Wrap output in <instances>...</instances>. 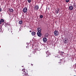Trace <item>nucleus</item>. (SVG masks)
Here are the masks:
<instances>
[{"instance_id": "nucleus-1", "label": "nucleus", "mask_w": 76, "mask_h": 76, "mask_svg": "<svg viewBox=\"0 0 76 76\" xmlns=\"http://www.w3.org/2000/svg\"><path fill=\"white\" fill-rule=\"evenodd\" d=\"M64 44H67L69 42V39L68 38H65L64 39Z\"/></svg>"}, {"instance_id": "nucleus-2", "label": "nucleus", "mask_w": 76, "mask_h": 76, "mask_svg": "<svg viewBox=\"0 0 76 76\" xmlns=\"http://www.w3.org/2000/svg\"><path fill=\"white\" fill-rule=\"evenodd\" d=\"M59 34V33L58 32V31L57 30L55 31H54V34L55 36H58Z\"/></svg>"}, {"instance_id": "nucleus-3", "label": "nucleus", "mask_w": 76, "mask_h": 76, "mask_svg": "<svg viewBox=\"0 0 76 76\" xmlns=\"http://www.w3.org/2000/svg\"><path fill=\"white\" fill-rule=\"evenodd\" d=\"M23 71L24 74L25 76H28V73L27 72H25V69H23L22 70Z\"/></svg>"}, {"instance_id": "nucleus-4", "label": "nucleus", "mask_w": 76, "mask_h": 76, "mask_svg": "<svg viewBox=\"0 0 76 76\" xmlns=\"http://www.w3.org/2000/svg\"><path fill=\"white\" fill-rule=\"evenodd\" d=\"M27 11H28V8L26 7H25L23 10V12L25 13H26Z\"/></svg>"}, {"instance_id": "nucleus-5", "label": "nucleus", "mask_w": 76, "mask_h": 76, "mask_svg": "<svg viewBox=\"0 0 76 76\" xmlns=\"http://www.w3.org/2000/svg\"><path fill=\"white\" fill-rule=\"evenodd\" d=\"M34 9L38 10L39 9V6L38 5H36L34 6Z\"/></svg>"}, {"instance_id": "nucleus-6", "label": "nucleus", "mask_w": 76, "mask_h": 76, "mask_svg": "<svg viewBox=\"0 0 76 76\" xmlns=\"http://www.w3.org/2000/svg\"><path fill=\"white\" fill-rule=\"evenodd\" d=\"M37 34L38 37H41L42 35V33H41V32H37Z\"/></svg>"}, {"instance_id": "nucleus-7", "label": "nucleus", "mask_w": 76, "mask_h": 76, "mask_svg": "<svg viewBox=\"0 0 76 76\" xmlns=\"http://www.w3.org/2000/svg\"><path fill=\"white\" fill-rule=\"evenodd\" d=\"M43 40L44 42H46L47 41V39L46 37H44L43 38Z\"/></svg>"}, {"instance_id": "nucleus-8", "label": "nucleus", "mask_w": 76, "mask_h": 76, "mask_svg": "<svg viewBox=\"0 0 76 76\" xmlns=\"http://www.w3.org/2000/svg\"><path fill=\"white\" fill-rule=\"evenodd\" d=\"M4 20L3 19H1L0 20V25L1 24V23H3V22H4Z\"/></svg>"}, {"instance_id": "nucleus-9", "label": "nucleus", "mask_w": 76, "mask_h": 76, "mask_svg": "<svg viewBox=\"0 0 76 76\" xmlns=\"http://www.w3.org/2000/svg\"><path fill=\"white\" fill-rule=\"evenodd\" d=\"M46 53L47 55V56H46V57H48V56L50 55V53L48 52V50L47 51V52H46Z\"/></svg>"}, {"instance_id": "nucleus-10", "label": "nucleus", "mask_w": 76, "mask_h": 76, "mask_svg": "<svg viewBox=\"0 0 76 76\" xmlns=\"http://www.w3.org/2000/svg\"><path fill=\"white\" fill-rule=\"evenodd\" d=\"M72 6H70L69 7V10H72L73 9V5H72Z\"/></svg>"}, {"instance_id": "nucleus-11", "label": "nucleus", "mask_w": 76, "mask_h": 76, "mask_svg": "<svg viewBox=\"0 0 76 76\" xmlns=\"http://www.w3.org/2000/svg\"><path fill=\"white\" fill-rule=\"evenodd\" d=\"M4 26L5 27H7V28H8V26H10V25L9 24V23H5V24Z\"/></svg>"}, {"instance_id": "nucleus-12", "label": "nucleus", "mask_w": 76, "mask_h": 76, "mask_svg": "<svg viewBox=\"0 0 76 76\" xmlns=\"http://www.w3.org/2000/svg\"><path fill=\"white\" fill-rule=\"evenodd\" d=\"M71 3L73 4L74 7H76V3L72 2Z\"/></svg>"}, {"instance_id": "nucleus-13", "label": "nucleus", "mask_w": 76, "mask_h": 76, "mask_svg": "<svg viewBox=\"0 0 76 76\" xmlns=\"http://www.w3.org/2000/svg\"><path fill=\"white\" fill-rule=\"evenodd\" d=\"M31 34L32 35H33V36H34V35H35V34H36V32L35 31H33L31 33Z\"/></svg>"}, {"instance_id": "nucleus-14", "label": "nucleus", "mask_w": 76, "mask_h": 76, "mask_svg": "<svg viewBox=\"0 0 76 76\" xmlns=\"http://www.w3.org/2000/svg\"><path fill=\"white\" fill-rule=\"evenodd\" d=\"M9 11L10 12H14L12 8H10Z\"/></svg>"}, {"instance_id": "nucleus-15", "label": "nucleus", "mask_w": 76, "mask_h": 76, "mask_svg": "<svg viewBox=\"0 0 76 76\" xmlns=\"http://www.w3.org/2000/svg\"><path fill=\"white\" fill-rule=\"evenodd\" d=\"M37 31H38L37 32H41V29L40 28H38Z\"/></svg>"}, {"instance_id": "nucleus-16", "label": "nucleus", "mask_w": 76, "mask_h": 76, "mask_svg": "<svg viewBox=\"0 0 76 76\" xmlns=\"http://www.w3.org/2000/svg\"><path fill=\"white\" fill-rule=\"evenodd\" d=\"M19 23L20 25H22L23 23V21L22 20H20L19 21Z\"/></svg>"}, {"instance_id": "nucleus-17", "label": "nucleus", "mask_w": 76, "mask_h": 76, "mask_svg": "<svg viewBox=\"0 0 76 76\" xmlns=\"http://www.w3.org/2000/svg\"><path fill=\"white\" fill-rule=\"evenodd\" d=\"M0 29H1V32H3V31H4V29H2V26H0Z\"/></svg>"}, {"instance_id": "nucleus-18", "label": "nucleus", "mask_w": 76, "mask_h": 76, "mask_svg": "<svg viewBox=\"0 0 76 76\" xmlns=\"http://www.w3.org/2000/svg\"><path fill=\"white\" fill-rule=\"evenodd\" d=\"M48 33H47L46 35H45V37H48Z\"/></svg>"}, {"instance_id": "nucleus-19", "label": "nucleus", "mask_w": 76, "mask_h": 76, "mask_svg": "<svg viewBox=\"0 0 76 76\" xmlns=\"http://www.w3.org/2000/svg\"><path fill=\"white\" fill-rule=\"evenodd\" d=\"M60 10H59V9H58L57 11H56V14H58V12H59Z\"/></svg>"}, {"instance_id": "nucleus-20", "label": "nucleus", "mask_w": 76, "mask_h": 76, "mask_svg": "<svg viewBox=\"0 0 76 76\" xmlns=\"http://www.w3.org/2000/svg\"><path fill=\"white\" fill-rule=\"evenodd\" d=\"M8 31H10V32H11V33H12V30L10 29V28H9V29H8Z\"/></svg>"}, {"instance_id": "nucleus-21", "label": "nucleus", "mask_w": 76, "mask_h": 76, "mask_svg": "<svg viewBox=\"0 0 76 76\" xmlns=\"http://www.w3.org/2000/svg\"><path fill=\"white\" fill-rule=\"evenodd\" d=\"M40 18H41V19H42V18H43V15H41L40 16Z\"/></svg>"}, {"instance_id": "nucleus-22", "label": "nucleus", "mask_w": 76, "mask_h": 76, "mask_svg": "<svg viewBox=\"0 0 76 76\" xmlns=\"http://www.w3.org/2000/svg\"><path fill=\"white\" fill-rule=\"evenodd\" d=\"M28 3H30L31 2V0H28Z\"/></svg>"}, {"instance_id": "nucleus-23", "label": "nucleus", "mask_w": 76, "mask_h": 76, "mask_svg": "<svg viewBox=\"0 0 76 76\" xmlns=\"http://www.w3.org/2000/svg\"><path fill=\"white\" fill-rule=\"evenodd\" d=\"M61 53L62 54H65V53H64V52H63V51H61Z\"/></svg>"}, {"instance_id": "nucleus-24", "label": "nucleus", "mask_w": 76, "mask_h": 76, "mask_svg": "<svg viewBox=\"0 0 76 76\" xmlns=\"http://www.w3.org/2000/svg\"><path fill=\"white\" fill-rule=\"evenodd\" d=\"M66 3H68V2L69 1V0H66Z\"/></svg>"}, {"instance_id": "nucleus-25", "label": "nucleus", "mask_w": 76, "mask_h": 76, "mask_svg": "<svg viewBox=\"0 0 76 76\" xmlns=\"http://www.w3.org/2000/svg\"><path fill=\"white\" fill-rule=\"evenodd\" d=\"M1 6H0V12H1Z\"/></svg>"}, {"instance_id": "nucleus-26", "label": "nucleus", "mask_w": 76, "mask_h": 76, "mask_svg": "<svg viewBox=\"0 0 76 76\" xmlns=\"http://www.w3.org/2000/svg\"><path fill=\"white\" fill-rule=\"evenodd\" d=\"M29 43H27V44L28 45V47H29Z\"/></svg>"}, {"instance_id": "nucleus-27", "label": "nucleus", "mask_w": 76, "mask_h": 76, "mask_svg": "<svg viewBox=\"0 0 76 76\" xmlns=\"http://www.w3.org/2000/svg\"><path fill=\"white\" fill-rule=\"evenodd\" d=\"M63 53H61V54H60V55H61V56H63Z\"/></svg>"}, {"instance_id": "nucleus-28", "label": "nucleus", "mask_w": 76, "mask_h": 76, "mask_svg": "<svg viewBox=\"0 0 76 76\" xmlns=\"http://www.w3.org/2000/svg\"><path fill=\"white\" fill-rule=\"evenodd\" d=\"M27 28H29V26H27Z\"/></svg>"}, {"instance_id": "nucleus-29", "label": "nucleus", "mask_w": 76, "mask_h": 76, "mask_svg": "<svg viewBox=\"0 0 76 76\" xmlns=\"http://www.w3.org/2000/svg\"><path fill=\"white\" fill-rule=\"evenodd\" d=\"M60 61H62V59H61L60 60Z\"/></svg>"}, {"instance_id": "nucleus-30", "label": "nucleus", "mask_w": 76, "mask_h": 76, "mask_svg": "<svg viewBox=\"0 0 76 76\" xmlns=\"http://www.w3.org/2000/svg\"><path fill=\"white\" fill-rule=\"evenodd\" d=\"M32 32V31H30V32Z\"/></svg>"}, {"instance_id": "nucleus-31", "label": "nucleus", "mask_w": 76, "mask_h": 76, "mask_svg": "<svg viewBox=\"0 0 76 76\" xmlns=\"http://www.w3.org/2000/svg\"><path fill=\"white\" fill-rule=\"evenodd\" d=\"M31 65L32 66H33V64H31Z\"/></svg>"}, {"instance_id": "nucleus-32", "label": "nucleus", "mask_w": 76, "mask_h": 76, "mask_svg": "<svg viewBox=\"0 0 76 76\" xmlns=\"http://www.w3.org/2000/svg\"><path fill=\"white\" fill-rule=\"evenodd\" d=\"M60 63H61V61H60Z\"/></svg>"}, {"instance_id": "nucleus-33", "label": "nucleus", "mask_w": 76, "mask_h": 76, "mask_svg": "<svg viewBox=\"0 0 76 76\" xmlns=\"http://www.w3.org/2000/svg\"><path fill=\"white\" fill-rule=\"evenodd\" d=\"M26 47H27V46H26Z\"/></svg>"}]
</instances>
